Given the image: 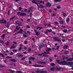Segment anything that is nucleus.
Masks as SVG:
<instances>
[{
	"label": "nucleus",
	"instance_id": "nucleus-15",
	"mask_svg": "<svg viewBox=\"0 0 73 73\" xmlns=\"http://www.w3.org/2000/svg\"><path fill=\"white\" fill-rule=\"evenodd\" d=\"M73 57H72V58H70L69 59H67V61H73Z\"/></svg>",
	"mask_w": 73,
	"mask_h": 73
},
{
	"label": "nucleus",
	"instance_id": "nucleus-63",
	"mask_svg": "<svg viewBox=\"0 0 73 73\" xmlns=\"http://www.w3.org/2000/svg\"><path fill=\"white\" fill-rule=\"evenodd\" d=\"M29 21H30V19H28L27 20V21L28 22Z\"/></svg>",
	"mask_w": 73,
	"mask_h": 73
},
{
	"label": "nucleus",
	"instance_id": "nucleus-31",
	"mask_svg": "<svg viewBox=\"0 0 73 73\" xmlns=\"http://www.w3.org/2000/svg\"><path fill=\"white\" fill-rule=\"evenodd\" d=\"M37 67H39L40 68L41 67H44V66H42L40 65H38L37 66Z\"/></svg>",
	"mask_w": 73,
	"mask_h": 73
},
{
	"label": "nucleus",
	"instance_id": "nucleus-38",
	"mask_svg": "<svg viewBox=\"0 0 73 73\" xmlns=\"http://www.w3.org/2000/svg\"><path fill=\"white\" fill-rule=\"evenodd\" d=\"M44 46L43 45H41L40 46H39V49H40V48H42Z\"/></svg>",
	"mask_w": 73,
	"mask_h": 73
},
{
	"label": "nucleus",
	"instance_id": "nucleus-58",
	"mask_svg": "<svg viewBox=\"0 0 73 73\" xmlns=\"http://www.w3.org/2000/svg\"><path fill=\"white\" fill-rule=\"evenodd\" d=\"M5 67L3 65L0 66V68H4Z\"/></svg>",
	"mask_w": 73,
	"mask_h": 73
},
{
	"label": "nucleus",
	"instance_id": "nucleus-40",
	"mask_svg": "<svg viewBox=\"0 0 73 73\" xmlns=\"http://www.w3.org/2000/svg\"><path fill=\"white\" fill-rule=\"evenodd\" d=\"M40 35V33L38 32H37V36H39Z\"/></svg>",
	"mask_w": 73,
	"mask_h": 73
},
{
	"label": "nucleus",
	"instance_id": "nucleus-10",
	"mask_svg": "<svg viewBox=\"0 0 73 73\" xmlns=\"http://www.w3.org/2000/svg\"><path fill=\"white\" fill-rule=\"evenodd\" d=\"M46 6L47 7H51V6H52V5L51 4V3H48L47 4Z\"/></svg>",
	"mask_w": 73,
	"mask_h": 73
},
{
	"label": "nucleus",
	"instance_id": "nucleus-52",
	"mask_svg": "<svg viewBox=\"0 0 73 73\" xmlns=\"http://www.w3.org/2000/svg\"><path fill=\"white\" fill-rule=\"evenodd\" d=\"M55 15H56V13H54L51 16H55Z\"/></svg>",
	"mask_w": 73,
	"mask_h": 73
},
{
	"label": "nucleus",
	"instance_id": "nucleus-22",
	"mask_svg": "<svg viewBox=\"0 0 73 73\" xmlns=\"http://www.w3.org/2000/svg\"><path fill=\"white\" fill-rule=\"evenodd\" d=\"M32 1V3H34L35 4H37V3L36 2V1H35V0H33L32 1Z\"/></svg>",
	"mask_w": 73,
	"mask_h": 73
},
{
	"label": "nucleus",
	"instance_id": "nucleus-43",
	"mask_svg": "<svg viewBox=\"0 0 73 73\" xmlns=\"http://www.w3.org/2000/svg\"><path fill=\"white\" fill-rule=\"evenodd\" d=\"M24 43L25 44H27L28 43V42L27 41H25L24 42Z\"/></svg>",
	"mask_w": 73,
	"mask_h": 73
},
{
	"label": "nucleus",
	"instance_id": "nucleus-1",
	"mask_svg": "<svg viewBox=\"0 0 73 73\" xmlns=\"http://www.w3.org/2000/svg\"><path fill=\"white\" fill-rule=\"evenodd\" d=\"M58 64L60 65H73V63L72 62H67L66 61H63L62 62H58Z\"/></svg>",
	"mask_w": 73,
	"mask_h": 73
},
{
	"label": "nucleus",
	"instance_id": "nucleus-14",
	"mask_svg": "<svg viewBox=\"0 0 73 73\" xmlns=\"http://www.w3.org/2000/svg\"><path fill=\"white\" fill-rule=\"evenodd\" d=\"M29 59L31 60H32L33 61H34L35 60V58L34 57H30L29 58Z\"/></svg>",
	"mask_w": 73,
	"mask_h": 73
},
{
	"label": "nucleus",
	"instance_id": "nucleus-19",
	"mask_svg": "<svg viewBox=\"0 0 73 73\" xmlns=\"http://www.w3.org/2000/svg\"><path fill=\"white\" fill-rule=\"evenodd\" d=\"M15 18V16L11 17V18H10L9 20H12L13 19Z\"/></svg>",
	"mask_w": 73,
	"mask_h": 73
},
{
	"label": "nucleus",
	"instance_id": "nucleus-16",
	"mask_svg": "<svg viewBox=\"0 0 73 73\" xmlns=\"http://www.w3.org/2000/svg\"><path fill=\"white\" fill-rule=\"evenodd\" d=\"M9 25H10V23H9V22H8L7 24V28H9Z\"/></svg>",
	"mask_w": 73,
	"mask_h": 73
},
{
	"label": "nucleus",
	"instance_id": "nucleus-49",
	"mask_svg": "<svg viewBox=\"0 0 73 73\" xmlns=\"http://www.w3.org/2000/svg\"><path fill=\"white\" fill-rule=\"evenodd\" d=\"M1 56L2 57H4V55L2 53H1Z\"/></svg>",
	"mask_w": 73,
	"mask_h": 73
},
{
	"label": "nucleus",
	"instance_id": "nucleus-48",
	"mask_svg": "<svg viewBox=\"0 0 73 73\" xmlns=\"http://www.w3.org/2000/svg\"><path fill=\"white\" fill-rule=\"evenodd\" d=\"M34 31L35 33V34H36V35H37V31H36V30H34Z\"/></svg>",
	"mask_w": 73,
	"mask_h": 73
},
{
	"label": "nucleus",
	"instance_id": "nucleus-61",
	"mask_svg": "<svg viewBox=\"0 0 73 73\" xmlns=\"http://www.w3.org/2000/svg\"><path fill=\"white\" fill-rule=\"evenodd\" d=\"M13 43L14 44H15L16 45V44H17V42H13Z\"/></svg>",
	"mask_w": 73,
	"mask_h": 73
},
{
	"label": "nucleus",
	"instance_id": "nucleus-24",
	"mask_svg": "<svg viewBox=\"0 0 73 73\" xmlns=\"http://www.w3.org/2000/svg\"><path fill=\"white\" fill-rule=\"evenodd\" d=\"M39 3H42V4H44V1H39Z\"/></svg>",
	"mask_w": 73,
	"mask_h": 73
},
{
	"label": "nucleus",
	"instance_id": "nucleus-9",
	"mask_svg": "<svg viewBox=\"0 0 73 73\" xmlns=\"http://www.w3.org/2000/svg\"><path fill=\"white\" fill-rule=\"evenodd\" d=\"M37 7H38L37 8H44V7H45L44 6L42 5H41L40 6H38L37 5Z\"/></svg>",
	"mask_w": 73,
	"mask_h": 73
},
{
	"label": "nucleus",
	"instance_id": "nucleus-60",
	"mask_svg": "<svg viewBox=\"0 0 73 73\" xmlns=\"http://www.w3.org/2000/svg\"><path fill=\"white\" fill-rule=\"evenodd\" d=\"M29 15H30V17H32V14L31 13H30Z\"/></svg>",
	"mask_w": 73,
	"mask_h": 73
},
{
	"label": "nucleus",
	"instance_id": "nucleus-3",
	"mask_svg": "<svg viewBox=\"0 0 73 73\" xmlns=\"http://www.w3.org/2000/svg\"><path fill=\"white\" fill-rule=\"evenodd\" d=\"M15 24L18 25L19 26H21V23L20 21H17L15 22Z\"/></svg>",
	"mask_w": 73,
	"mask_h": 73
},
{
	"label": "nucleus",
	"instance_id": "nucleus-27",
	"mask_svg": "<svg viewBox=\"0 0 73 73\" xmlns=\"http://www.w3.org/2000/svg\"><path fill=\"white\" fill-rule=\"evenodd\" d=\"M16 72L15 73H21L22 72L21 71H19V70H17L16 71Z\"/></svg>",
	"mask_w": 73,
	"mask_h": 73
},
{
	"label": "nucleus",
	"instance_id": "nucleus-26",
	"mask_svg": "<svg viewBox=\"0 0 73 73\" xmlns=\"http://www.w3.org/2000/svg\"><path fill=\"white\" fill-rule=\"evenodd\" d=\"M63 49H66L68 48V46L65 45L63 47Z\"/></svg>",
	"mask_w": 73,
	"mask_h": 73
},
{
	"label": "nucleus",
	"instance_id": "nucleus-59",
	"mask_svg": "<svg viewBox=\"0 0 73 73\" xmlns=\"http://www.w3.org/2000/svg\"><path fill=\"white\" fill-rule=\"evenodd\" d=\"M60 6H57V8L58 9H60Z\"/></svg>",
	"mask_w": 73,
	"mask_h": 73
},
{
	"label": "nucleus",
	"instance_id": "nucleus-20",
	"mask_svg": "<svg viewBox=\"0 0 73 73\" xmlns=\"http://www.w3.org/2000/svg\"><path fill=\"white\" fill-rule=\"evenodd\" d=\"M52 50V48H48L46 50L47 52H48V51H50V50Z\"/></svg>",
	"mask_w": 73,
	"mask_h": 73
},
{
	"label": "nucleus",
	"instance_id": "nucleus-23",
	"mask_svg": "<svg viewBox=\"0 0 73 73\" xmlns=\"http://www.w3.org/2000/svg\"><path fill=\"white\" fill-rule=\"evenodd\" d=\"M42 56V57H48L49 55H43V56Z\"/></svg>",
	"mask_w": 73,
	"mask_h": 73
},
{
	"label": "nucleus",
	"instance_id": "nucleus-17",
	"mask_svg": "<svg viewBox=\"0 0 73 73\" xmlns=\"http://www.w3.org/2000/svg\"><path fill=\"white\" fill-rule=\"evenodd\" d=\"M7 70H9V71H11V73H14V72H15V70L12 71V70H11V69H8Z\"/></svg>",
	"mask_w": 73,
	"mask_h": 73
},
{
	"label": "nucleus",
	"instance_id": "nucleus-7",
	"mask_svg": "<svg viewBox=\"0 0 73 73\" xmlns=\"http://www.w3.org/2000/svg\"><path fill=\"white\" fill-rule=\"evenodd\" d=\"M37 63L38 64H45L46 63L45 62H41V61H38L37 62Z\"/></svg>",
	"mask_w": 73,
	"mask_h": 73
},
{
	"label": "nucleus",
	"instance_id": "nucleus-64",
	"mask_svg": "<svg viewBox=\"0 0 73 73\" xmlns=\"http://www.w3.org/2000/svg\"><path fill=\"white\" fill-rule=\"evenodd\" d=\"M57 70H61V69L60 68H58L57 69Z\"/></svg>",
	"mask_w": 73,
	"mask_h": 73
},
{
	"label": "nucleus",
	"instance_id": "nucleus-62",
	"mask_svg": "<svg viewBox=\"0 0 73 73\" xmlns=\"http://www.w3.org/2000/svg\"><path fill=\"white\" fill-rule=\"evenodd\" d=\"M65 53H66V54H68V51H66Z\"/></svg>",
	"mask_w": 73,
	"mask_h": 73
},
{
	"label": "nucleus",
	"instance_id": "nucleus-34",
	"mask_svg": "<svg viewBox=\"0 0 73 73\" xmlns=\"http://www.w3.org/2000/svg\"><path fill=\"white\" fill-rule=\"evenodd\" d=\"M28 52H31V49L30 48H29L28 49Z\"/></svg>",
	"mask_w": 73,
	"mask_h": 73
},
{
	"label": "nucleus",
	"instance_id": "nucleus-21",
	"mask_svg": "<svg viewBox=\"0 0 73 73\" xmlns=\"http://www.w3.org/2000/svg\"><path fill=\"white\" fill-rule=\"evenodd\" d=\"M42 28L41 27H37V29L40 30V29H41Z\"/></svg>",
	"mask_w": 73,
	"mask_h": 73
},
{
	"label": "nucleus",
	"instance_id": "nucleus-53",
	"mask_svg": "<svg viewBox=\"0 0 73 73\" xmlns=\"http://www.w3.org/2000/svg\"><path fill=\"white\" fill-rule=\"evenodd\" d=\"M5 36V35H4V34L3 35H2V37H3V38H4V37Z\"/></svg>",
	"mask_w": 73,
	"mask_h": 73
},
{
	"label": "nucleus",
	"instance_id": "nucleus-13",
	"mask_svg": "<svg viewBox=\"0 0 73 73\" xmlns=\"http://www.w3.org/2000/svg\"><path fill=\"white\" fill-rule=\"evenodd\" d=\"M23 30L22 29H20V30L17 33H21V34L23 33Z\"/></svg>",
	"mask_w": 73,
	"mask_h": 73
},
{
	"label": "nucleus",
	"instance_id": "nucleus-44",
	"mask_svg": "<svg viewBox=\"0 0 73 73\" xmlns=\"http://www.w3.org/2000/svg\"><path fill=\"white\" fill-rule=\"evenodd\" d=\"M8 16H9V15H10V11L9 10L8 11Z\"/></svg>",
	"mask_w": 73,
	"mask_h": 73
},
{
	"label": "nucleus",
	"instance_id": "nucleus-29",
	"mask_svg": "<svg viewBox=\"0 0 73 73\" xmlns=\"http://www.w3.org/2000/svg\"><path fill=\"white\" fill-rule=\"evenodd\" d=\"M19 28H20V27H19V26H17L16 27V29H17V30H19Z\"/></svg>",
	"mask_w": 73,
	"mask_h": 73
},
{
	"label": "nucleus",
	"instance_id": "nucleus-6",
	"mask_svg": "<svg viewBox=\"0 0 73 73\" xmlns=\"http://www.w3.org/2000/svg\"><path fill=\"white\" fill-rule=\"evenodd\" d=\"M7 22V21H5L4 19L1 20L0 21V22L1 23H4V24H5Z\"/></svg>",
	"mask_w": 73,
	"mask_h": 73
},
{
	"label": "nucleus",
	"instance_id": "nucleus-12",
	"mask_svg": "<svg viewBox=\"0 0 73 73\" xmlns=\"http://www.w3.org/2000/svg\"><path fill=\"white\" fill-rule=\"evenodd\" d=\"M9 60L12 61V62H17V60L15 59H10Z\"/></svg>",
	"mask_w": 73,
	"mask_h": 73
},
{
	"label": "nucleus",
	"instance_id": "nucleus-50",
	"mask_svg": "<svg viewBox=\"0 0 73 73\" xmlns=\"http://www.w3.org/2000/svg\"><path fill=\"white\" fill-rule=\"evenodd\" d=\"M52 59H53V58H52V57H51V58L50 59V61H52Z\"/></svg>",
	"mask_w": 73,
	"mask_h": 73
},
{
	"label": "nucleus",
	"instance_id": "nucleus-4",
	"mask_svg": "<svg viewBox=\"0 0 73 73\" xmlns=\"http://www.w3.org/2000/svg\"><path fill=\"white\" fill-rule=\"evenodd\" d=\"M37 73H47V71H37Z\"/></svg>",
	"mask_w": 73,
	"mask_h": 73
},
{
	"label": "nucleus",
	"instance_id": "nucleus-30",
	"mask_svg": "<svg viewBox=\"0 0 73 73\" xmlns=\"http://www.w3.org/2000/svg\"><path fill=\"white\" fill-rule=\"evenodd\" d=\"M61 0H55L54 1V2H59Z\"/></svg>",
	"mask_w": 73,
	"mask_h": 73
},
{
	"label": "nucleus",
	"instance_id": "nucleus-8",
	"mask_svg": "<svg viewBox=\"0 0 73 73\" xmlns=\"http://www.w3.org/2000/svg\"><path fill=\"white\" fill-rule=\"evenodd\" d=\"M53 38L54 41H57V40L58 39V37H53Z\"/></svg>",
	"mask_w": 73,
	"mask_h": 73
},
{
	"label": "nucleus",
	"instance_id": "nucleus-39",
	"mask_svg": "<svg viewBox=\"0 0 73 73\" xmlns=\"http://www.w3.org/2000/svg\"><path fill=\"white\" fill-rule=\"evenodd\" d=\"M13 52H17V50H13Z\"/></svg>",
	"mask_w": 73,
	"mask_h": 73
},
{
	"label": "nucleus",
	"instance_id": "nucleus-33",
	"mask_svg": "<svg viewBox=\"0 0 73 73\" xmlns=\"http://www.w3.org/2000/svg\"><path fill=\"white\" fill-rule=\"evenodd\" d=\"M48 32H52V29H47Z\"/></svg>",
	"mask_w": 73,
	"mask_h": 73
},
{
	"label": "nucleus",
	"instance_id": "nucleus-41",
	"mask_svg": "<svg viewBox=\"0 0 73 73\" xmlns=\"http://www.w3.org/2000/svg\"><path fill=\"white\" fill-rule=\"evenodd\" d=\"M63 15L65 17L66 16V14L65 13H63Z\"/></svg>",
	"mask_w": 73,
	"mask_h": 73
},
{
	"label": "nucleus",
	"instance_id": "nucleus-54",
	"mask_svg": "<svg viewBox=\"0 0 73 73\" xmlns=\"http://www.w3.org/2000/svg\"><path fill=\"white\" fill-rule=\"evenodd\" d=\"M48 32H49L48 31V29L46 30V31L45 32V33L47 34L48 33Z\"/></svg>",
	"mask_w": 73,
	"mask_h": 73
},
{
	"label": "nucleus",
	"instance_id": "nucleus-28",
	"mask_svg": "<svg viewBox=\"0 0 73 73\" xmlns=\"http://www.w3.org/2000/svg\"><path fill=\"white\" fill-rule=\"evenodd\" d=\"M11 65H14L15 66H16V64L14 63L10 64Z\"/></svg>",
	"mask_w": 73,
	"mask_h": 73
},
{
	"label": "nucleus",
	"instance_id": "nucleus-18",
	"mask_svg": "<svg viewBox=\"0 0 73 73\" xmlns=\"http://www.w3.org/2000/svg\"><path fill=\"white\" fill-rule=\"evenodd\" d=\"M68 31L67 30H64L63 31V32L64 33H68V32L67 31Z\"/></svg>",
	"mask_w": 73,
	"mask_h": 73
},
{
	"label": "nucleus",
	"instance_id": "nucleus-32",
	"mask_svg": "<svg viewBox=\"0 0 73 73\" xmlns=\"http://www.w3.org/2000/svg\"><path fill=\"white\" fill-rule=\"evenodd\" d=\"M15 46L14 44H13V46H12L11 47V48L12 49V48H15Z\"/></svg>",
	"mask_w": 73,
	"mask_h": 73
},
{
	"label": "nucleus",
	"instance_id": "nucleus-5",
	"mask_svg": "<svg viewBox=\"0 0 73 73\" xmlns=\"http://www.w3.org/2000/svg\"><path fill=\"white\" fill-rule=\"evenodd\" d=\"M16 57H23V55L22 54H19V53H17L16 55Z\"/></svg>",
	"mask_w": 73,
	"mask_h": 73
},
{
	"label": "nucleus",
	"instance_id": "nucleus-45",
	"mask_svg": "<svg viewBox=\"0 0 73 73\" xmlns=\"http://www.w3.org/2000/svg\"><path fill=\"white\" fill-rule=\"evenodd\" d=\"M6 58H11V57L9 56H6Z\"/></svg>",
	"mask_w": 73,
	"mask_h": 73
},
{
	"label": "nucleus",
	"instance_id": "nucleus-47",
	"mask_svg": "<svg viewBox=\"0 0 73 73\" xmlns=\"http://www.w3.org/2000/svg\"><path fill=\"white\" fill-rule=\"evenodd\" d=\"M21 9H22L21 7H19V11H21Z\"/></svg>",
	"mask_w": 73,
	"mask_h": 73
},
{
	"label": "nucleus",
	"instance_id": "nucleus-11",
	"mask_svg": "<svg viewBox=\"0 0 73 73\" xmlns=\"http://www.w3.org/2000/svg\"><path fill=\"white\" fill-rule=\"evenodd\" d=\"M69 21H70V19L68 17H67L66 19V23H68L69 22Z\"/></svg>",
	"mask_w": 73,
	"mask_h": 73
},
{
	"label": "nucleus",
	"instance_id": "nucleus-35",
	"mask_svg": "<svg viewBox=\"0 0 73 73\" xmlns=\"http://www.w3.org/2000/svg\"><path fill=\"white\" fill-rule=\"evenodd\" d=\"M50 70H55V68H54V67H53L50 68Z\"/></svg>",
	"mask_w": 73,
	"mask_h": 73
},
{
	"label": "nucleus",
	"instance_id": "nucleus-25",
	"mask_svg": "<svg viewBox=\"0 0 73 73\" xmlns=\"http://www.w3.org/2000/svg\"><path fill=\"white\" fill-rule=\"evenodd\" d=\"M60 53L61 54H64L65 53V52L63 50H62L60 52Z\"/></svg>",
	"mask_w": 73,
	"mask_h": 73
},
{
	"label": "nucleus",
	"instance_id": "nucleus-56",
	"mask_svg": "<svg viewBox=\"0 0 73 73\" xmlns=\"http://www.w3.org/2000/svg\"><path fill=\"white\" fill-rule=\"evenodd\" d=\"M13 55V53L11 52L10 53V55Z\"/></svg>",
	"mask_w": 73,
	"mask_h": 73
},
{
	"label": "nucleus",
	"instance_id": "nucleus-57",
	"mask_svg": "<svg viewBox=\"0 0 73 73\" xmlns=\"http://www.w3.org/2000/svg\"><path fill=\"white\" fill-rule=\"evenodd\" d=\"M51 66H54L55 65L53 63H51Z\"/></svg>",
	"mask_w": 73,
	"mask_h": 73
},
{
	"label": "nucleus",
	"instance_id": "nucleus-2",
	"mask_svg": "<svg viewBox=\"0 0 73 73\" xmlns=\"http://www.w3.org/2000/svg\"><path fill=\"white\" fill-rule=\"evenodd\" d=\"M17 14L18 16H26V14L23 13H21L20 12H18L17 13Z\"/></svg>",
	"mask_w": 73,
	"mask_h": 73
},
{
	"label": "nucleus",
	"instance_id": "nucleus-51",
	"mask_svg": "<svg viewBox=\"0 0 73 73\" xmlns=\"http://www.w3.org/2000/svg\"><path fill=\"white\" fill-rule=\"evenodd\" d=\"M27 28H30V26H29L28 25H27L26 26Z\"/></svg>",
	"mask_w": 73,
	"mask_h": 73
},
{
	"label": "nucleus",
	"instance_id": "nucleus-37",
	"mask_svg": "<svg viewBox=\"0 0 73 73\" xmlns=\"http://www.w3.org/2000/svg\"><path fill=\"white\" fill-rule=\"evenodd\" d=\"M29 9L30 11H32V10L33 9V7H30Z\"/></svg>",
	"mask_w": 73,
	"mask_h": 73
},
{
	"label": "nucleus",
	"instance_id": "nucleus-36",
	"mask_svg": "<svg viewBox=\"0 0 73 73\" xmlns=\"http://www.w3.org/2000/svg\"><path fill=\"white\" fill-rule=\"evenodd\" d=\"M21 49H22V47H19L18 49L19 51H21Z\"/></svg>",
	"mask_w": 73,
	"mask_h": 73
},
{
	"label": "nucleus",
	"instance_id": "nucleus-42",
	"mask_svg": "<svg viewBox=\"0 0 73 73\" xmlns=\"http://www.w3.org/2000/svg\"><path fill=\"white\" fill-rule=\"evenodd\" d=\"M60 46H57L56 47V49H57V50H58V49H59V48H60Z\"/></svg>",
	"mask_w": 73,
	"mask_h": 73
},
{
	"label": "nucleus",
	"instance_id": "nucleus-55",
	"mask_svg": "<svg viewBox=\"0 0 73 73\" xmlns=\"http://www.w3.org/2000/svg\"><path fill=\"white\" fill-rule=\"evenodd\" d=\"M60 24H63L64 23V22H63L62 21H60Z\"/></svg>",
	"mask_w": 73,
	"mask_h": 73
},
{
	"label": "nucleus",
	"instance_id": "nucleus-46",
	"mask_svg": "<svg viewBox=\"0 0 73 73\" xmlns=\"http://www.w3.org/2000/svg\"><path fill=\"white\" fill-rule=\"evenodd\" d=\"M9 42H6L5 44L7 45H8V44H9Z\"/></svg>",
	"mask_w": 73,
	"mask_h": 73
}]
</instances>
